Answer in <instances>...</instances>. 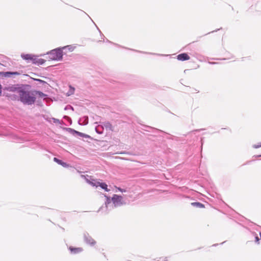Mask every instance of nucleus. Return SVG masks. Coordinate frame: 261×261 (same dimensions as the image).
<instances>
[{
	"label": "nucleus",
	"mask_w": 261,
	"mask_h": 261,
	"mask_svg": "<svg viewBox=\"0 0 261 261\" xmlns=\"http://www.w3.org/2000/svg\"><path fill=\"white\" fill-rule=\"evenodd\" d=\"M38 93L41 97H43L45 96V95L41 92H38Z\"/></svg>",
	"instance_id": "nucleus-23"
},
{
	"label": "nucleus",
	"mask_w": 261,
	"mask_h": 261,
	"mask_svg": "<svg viewBox=\"0 0 261 261\" xmlns=\"http://www.w3.org/2000/svg\"><path fill=\"white\" fill-rule=\"evenodd\" d=\"M98 186H99L101 189L105 190L107 192L110 191V190L108 189L107 185L104 182H100L99 181V184H98Z\"/></svg>",
	"instance_id": "nucleus-12"
},
{
	"label": "nucleus",
	"mask_w": 261,
	"mask_h": 261,
	"mask_svg": "<svg viewBox=\"0 0 261 261\" xmlns=\"http://www.w3.org/2000/svg\"><path fill=\"white\" fill-rule=\"evenodd\" d=\"M117 189L121 192H125L126 190L120 188H117Z\"/></svg>",
	"instance_id": "nucleus-22"
},
{
	"label": "nucleus",
	"mask_w": 261,
	"mask_h": 261,
	"mask_svg": "<svg viewBox=\"0 0 261 261\" xmlns=\"http://www.w3.org/2000/svg\"><path fill=\"white\" fill-rule=\"evenodd\" d=\"M76 133L78 134L79 135V136H85V134H84L83 133H80V132H77V131H75Z\"/></svg>",
	"instance_id": "nucleus-24"
},
{
	"label": "nucleus",
	"mask_w": 261,
	"mask_h": 261,
	"mask_svg": "<svg viewBox=\"0 0 261 261\" xmlns=\"http://www.w3.org/2000/svg\"><path fill=\"white\" fill-rule=\"evenodd\" d=\"M104 126L106 128H109V129L112 130V125L108 122L105 123Z\"/></svg>",
	"instance_id": "nucleus-17"
},
{
	"label": "nucleus",
	"mask_w": 261,
	"mask_h": 261,
	"mask_svg": "<svg viewBox=\"0 0 261 261\" xmlns=\"http://www.w3.org/2000/svg\"><path fill=\"white\" fill-rule=\"evenodd\" d=\"M210 63L211 64H216V63H215V62H210Z\"/></svg>",
	"instance_id": "nucleus-29"
},
{
	"label": "nucleus",
	"mask_w": 261,
	"mask_h": 261,
	"mask_svg": "<svg viewBox=\"0 0 261 261\" xmlns=\"http://www.w3.org/2000/svg\"><path fill=\"white\" fill-rule=\"evenodd\" d=\"M20 100L25 105H31L36 100V97L33 93L22 89L18 90Z\"/></svg>",
	"instance_id": "nucleus-2"
},
{
	"label": "nucleus",
	"mask_w": 261,
	"mask_h": 261,
	"mask_svg": "<svg viewBox=\"0 0 261 261\" xmlns=\"http://www.w3.org/2000/svg\"><path fill=\"white\" fill-rule=\"evenodd\" d=\"M162 261H168L167 257L162 258Z\"/></svg>",
	"instance_id": "nucleus-26"
},
{
	"label": "nucleus",
	"mask_w": 261,
	"mask_h": 261,
	"mask_svg": "<svg viewBox=\"0 0 261 261\" xmlns=\"http://www.w3.org/2000/svg\"><path fill=\"white\" fill-rule=\"evenodd\" d=\"M53 122L56 123H58L60 122V121L59 119H56V118H53Z\"/></svg>",
	"instance_id": "nucleus-21"
},
{
	"label": "nucleus",
	"mask_w": 261,
	"mask_h": 261,
	"mask_svg": "<svg viewBox=\"0 0 261 261\" xmlns=\"http://www.w3.org/2000/svg\"><path fill=\"white\" fill-rule=\"evenodd\" d=\"M261 147V142L259 143L258 144H255L253 145V147L254 148H258Z\"/></svg>",
	"instance_id": "nucleus-19"
},
{
	"label": "nucleus",
	"mask_w": 261,
	"mask_h": 261,
	"mask_svg": "<svg viewBox=\"0 0 261 261\" xmlns=\"http://www.w3.org/2000/svg\"><path fill=\"white\" fill-rule=\"evenodd\" d=\"M84 239L87 243L91 245H93L95 244V241L88 234H84Z\"/></svg>",
	"instance_id": "nucleus-6"
},
{
	"label": "nucleus",
	"mask_w": 261,
	"mask_h": 261,
	"mask_svg": "<svg viewBox=\"0 0 261 261\" xmlns=\"http://www.w3.org/2000/svg\"><path fill=\"white\" fill-rule=\"evenodd\" d=\"M97 29L98 30L99 32L101 33L100 30H99V29L97 27Z\"/></svg>",
	"instance_id": "nucleus-30"
},
{
	"label": "nucleus",
	"mask_w": 261,
	"mask_h": 261,
	"mask_svg": "<svg viewBox=\"0 0 261 261\" xmlns=\"http://www.w3.org/2000/svg\"><path fill=\"white\" fill-rule=\"evenodd\" d=\"M191 204L193 206H196V207H199V208H203L204 207V205L202 203L198 202H193L191 203Z\"/></svg>",
	"instance_id": "nucleus-15"
},
{
	"label": "nucleus",
	"mask_w": 261,
	"mask_h": 261,
	"mask_svg": "<svg viewBox=\"0 0 261 261\" xmlns=\"http://www.w3.org/2000/svg\"><path fill=\"white\" fill-rule=\"evenodd\" d=\"M177 59L180 61H186L190 59V57L186 53H182L177 56Z\"/></svg>",
	"instance_id": "nucleus-7"
},
{
	"label": "nucleus",
	"mask_w": 261,
	"mask_h": 261,
	"mask_svg": "<svg viewBox=\"0 0 261 261\" xmlns=\"http://www.w3.org/2000/svg\"><path fill=\"white\" fill-rule=\"evenodd\" d=\"M61 49L62 50V51L64 50V49H68L69 51H72L73 50V47L71 46V45H67V46H64L62 48H61Z\"/></svg>",
	"instance_id": "nucleus-16"
},
{
	"label": "nucleus",
	"mask_w": 261,
	"mask_h": 261,
	"mask_svg": "<svg viewBox=\"0 0 261 261\" xmlns=\"http://www.w3.org/2000/svg\"><path fill=\"white\" fill-rule=\"evenodd\" d=\"M71 109L72 111L73 110V108L71 106H67L65 108V110Z\"/></svg>",
	"instance_id": "nucleus-20"
},
{
	"label": "nucleus",
	"mask_w": 261,
	"mask_h": 261,
	"mask_svg": "<svg viewBox=\"0 0 261 261\" xmlns=\"http://www.w3.org/2000/svg\"><path fill=\"white\" fill-rule=\"evenodd\" d=\"M1 93H2V86L0 84V96L1 95Z\"/></svg>",
	"instance_id": "nucleus-27"
},
{
	"label": "nucleus",
	"mask_w": 261,
	"mask_h": 261,
	"mask_svg": "<svg viewBox=\"0 0 261 261\" xmlns=\"http://www.w3.org/2000/svg\"><path fill=\"white\" fill-rule=\"evenodd\" d=\"M45 62V60L43 59L38 58L36 56H34L32 60L34 64L38 65H42Z\"/></svg>",
	"instance_id": "nucleus-5"
},
{
	"label": "nucleus",
	"mask_w": 261,
	"mask_h": 261,
	"mask_svg": "<svg viewBox=\"0 0 261 261\" xmlns=\"http://www.w3.org/2000/svg\"><path fill=\"white\" fill-rule=\"evenodd\" d=\"M7 90L9 91H15L16 90V88L13 87H10L7 88Z\"/></svg>",
	"instance_id": "nucleus-18"
},
{
	"label": "nucleus",
	"mask_w": 261,
	"mask_h": 261,
	"mask_svg": "<svg viewBox=\"0 0 261 261\" xmlns=\"http://www.w3.org/2000/svg\"><path fill=\"white\" fill-rule=\"evenodd\" d=\"M255 242L257 243H258L259 242V239L257 236L255 237Z\"/></svg>",
	"instance_id": "nucleus-25"
},
{
	"label": "nucleus",
	"mask_w": 261,
	"mask_h": 261,
	"mask_svg": "<svg viewBox=\"0 0 261 261\" xmlns=\"http://www.w3.org/2000/svg\"><path fill=\"white\" fill-rule=\"evenodd\" d=\"M48 58L51 60L60 61L62 59L63 51L61 48H57L51 50L47 54Z\"/></svg>",
	"instance_id": "nucleus-3"
},
{
	"label": "nucleus",
	"mask_w": 261,
	"mask_h": 261,
	"mask_svg": "<svg viewBox=\"0 0 261 261\" xmlns=\"http://www.w3.org/2000/svg\"><path fill=\"white\" fill-rule=\"evenodd\" d=\"M74 88H72V92H71V93H70V94H68V95H70V94H72V93H73V91H74Z\"/></svg>",
	"instance_id": "nucleus-28"
},
{
	"label": "nucleus",
	"mask_w": 261,
	"mask_h": 261,
	"mask_svg": "<svg viewBox=\"0 0 261 261\" xmlns=\"http://www.w3.org/2000/svg\"><path fill=\"white\" fill-rule=\"evenodd\" d=\"M81 177L84 178L86 181L90 185L93 187H98V184H99V181L96 179H93L91 176H89L88 175H82Z\"/></svg>",
	"instance_id": "nucleus-4"
},
{
	"label": "nucleus",
	"mask_w": 261,
	"mask_h": 261,
	"mask_svg": "<svg viewBox=\"0 0 261 261\" xmlns=\"http://www.w3.org/2000/svg\"><path fill=\"white\" fill-rule=\"evenodd\" d=\"M103 127L102 125H98L95 127V130L97 133L99 134H101L102 133V130Z\"/></svg>",
	"instance_id": "nucleus-14"
},
{
	"label": "nucleus",
	"mask_w": 261,
	"mask_h": 261,
	"mask_svg": "<svg viewBox=\"0 0 261 261\" xmlns=\"http://www.w3.org/2000/svg\"><path fill=\"white\" fill-rule=\"evenodd\" d=\"M21 56L22 58H23L24 60H30L32 61L34 56L30 55V54H26V55L22 54V55H21Z\"/></svg>",
	"instance_id": "nucleus-10"
},
{
	"label": "nucleus",
	"mask_w": 261,
	"mask_h": 261,
	"mask_svg": "<svg viewBox=\"0 0 261 261\" xmlns=\"http://www.w3.org/2000/svg\"><path fill=\"white\" fill-rule=\"evenodd\" d=\"M106 197L105 206H101L99 211H104L107 213L108 211L114 207L122 205L125 203L123 197L117 194H114L112 198L105 194H102Z\"/></svg>",
	"instance_id": "nucleus-1"
},
{
	"label": "nucleus",
	"mask_w": 261,
	"mask_h": 261,
	"mask_svg": "<svg viewBox=\"0 0 261 261\" xmlns=\"http://www.w3.org/2000/svg\"><path fill=\"white\" fill-rule=\"evenodd\" d=\"M79 122L82 125H86L88 123V118L87 116L83 117L80 119Z\"/></svg>",
	"instance_id": "nucleus-9"
},
{
	"label": "nucleus",
	"mask_w": 261,
	"mask_h": 261,
	"mask_svg": "<svg viewBox=\"0 0 261 261\" xmlns=\"http://www.w3.org/2000/svg\"><path fill=\"white\" fill-rule=\"evenodd\" d=\"M54 161L64 167H69V165L67 164L66 163L63 162L62 161L57 159V158H54Z\"/></svg>",
	"instance_id": "nucleus-8"
},
{
	"label": "nucleus",
	"mask_w": 261,
	"mask_h": 261,
	"mask_svg": "<svg viewBox=\"0 0 261 261\" xmlns=\"http://www.w3.org/2000/svg\"><path fill=\"white\" fill-rule=\"evenodd\" d=\"M259 156H261V155H259Z\"/></svg>",
	"instance_id": "nucleus-31"
},
{
	"label": "nucleus",
	"mask_w": 261,
	"mask_h": 261,
	"mask_svg": "<svg viewBox=\"0 0 261 261\" xmlns=\"http://www.w3.org/2000/svg\"><path fill=\"white\" fill-rule=\"evenodd\" d=\"M19 73L17 72H6L4 73V75L6 77H11L12 75H17Z\"/></svg>",
	"instance_id": "nucleus-13"
},
{
	"label": "nucleus",
	"mask_w": 261,
	"mask_h": 261,
	"mask_svg": "<svg viewBox=\"0 0 261 261\" xmlns=\"http://www.w3.org/2000/svg\"><path fill=\"white\" fill-rule=\"evenodd\" d=\"M69 249L72 253H77L82 251V249L81 248H73L70 247Z\"/></svg>",
	"instance_id": "nucleus-11"
}]
</instances>
